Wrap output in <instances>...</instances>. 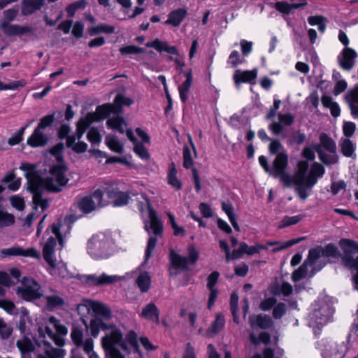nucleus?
Listing matches in <instances>:
<instances>
[{
	"label": "nucleus",
	"instance_id": "22",
	"mask_svg": "<svg viewBox=\"0 0 358 358\" xmlns=\"http://www.w3.org/2000/svg\"><path fill=\"white\" fill-rule=\"evenodd\" d=\"M180 73H184L185 80L178 87L180 98L182 103H185L188 99V93L193 83V76L192 70L185 72L182 69Z\"/></svg>",
	"mask_w": 358,
	"mask_h": 358
},
{
	"label": "nucleus",
	"instance_id": "8",
	"mask_svg": "<svg viewBox=\"0 0 358 358\" xmlns=\"http://www.w3.org/2000/svg\"><path fill=\"white\" fill-rule=\"evenodd\" d=\"M87 252L96 259L108 257L113 252L110 238L103 234L93 236L88 242Z\"/></svg>",
	"mask_w": 358,
	"mask_h": 358
},
{
	"label": "nucleus",
	"instance_id": "31",
	"mask_svg": "<svg viewBox=\"0 0 358 358\" xmlns=\"http://www.w3.org/2000/svg\"><path fill=\"white\" fill-rule=\"evenodd\" d=\"M123 342L124 343H126L127 348H128V350H125L124 349L122 348L121 346L118 345V348L120 349V352L124 355V354L122 352L121 350L125 351V352H129V348L128 346V344H129L131 347H133L135 350V351L141 357L142 356V353L140 350V348H139V345H138V336L136 334V333L133 331V330H131L129 331L127 334H126V336H125V341L123 340Z\"/></svg>",
	"mask_w": 358,
	"mask_h": 358
},
{
	"label": "nucleus",
	"instance_id": "62",
	"mask_svg": "<svg viewBox=\"0 0 358 358\" xmlns=\"http://www.w3.org/2000/svg\"><path fill=\"white\" fill-rule=\"evenodd\" d=\"M245 60L240 57L238 51L234 50L229 57L228 62L231 64L232 67L236 68L238 64L243 63Z\"/></svg>",
	"mask_w": 358,
	"mask_h": 358
},
{
	"label": "nucleus",
	"instance_id": "17",
	"mask_svg": "<svg viewBox=\"0 0 358 358\" xmlns=\"http://www.w3.org/2000/svg\"><path fill=\"white\" fill-rule=\"evenodd\" d=\"M257 76V70L256 69L250 71L236 70L233 76V80L236 86H239L243 83H254Z\"/></svg>",
	"mask_w": 358,
	"mask_h": 358
},
{
	"label": "nucleus",
	"instance_id": "41",
	"mask_svg": "<svg viewBox=\"0 0 358 358\" xmlns=\"http://www.w3.org/2000/svg\"><path fill=\"white\" fill-rule=\"evenodd\" d=\"M169 170L168 183L177 189H181L182 183L177 178V170L174 163L170 164Z\"/></svg>",
	"mask_w": 358,
	"mask_h": 358
},
{
	"label": "nucleus",
	"instance_id": "50",
	"mask_svg": "<svg viewBox=\"0 0 358 358\" xmlns=\"http://www.w3.org/2000/svg\"><path fill=\"white\" fill-rule=\"evenodd\" d=\"M14 222L15 217L12 214L0 210V229L9 227Z\"/></svg>",
	"mask_w": 358,
	"mask_h": 358
},
{
	"label": "nucleus",
	"instance_id": "63",
	"mask_svg": "<svg viewBox=\"0 0 358 358\" xmlns=\"http://www.w3.org/2000/svg\"><path fill=\"white\" fill-rule=\"evenodd\" d=\"M356 129V125L352 122H345L343 125V132L345 137L350 138L353 136Z\"/></svg>",
	"mask_w": 358,
	"mask_h": 358
},
{
	"label": "nucleus",
	"instance_id": "60",
	"mask_svg": "<svg viewBox=\"0 0 358 358\" xmlns=\"http://www.w3.org/2000/svg\"><path fill=\"white\" fill-rule=\"evenodd\" d=\"M54 120V114L45 115L41 119V121L36 128H39L40 130L44 131L45 128L51 126Z\"/></svg>",
	"mask_w": 358,
	"mask_h": 358
},
{
	"label": "nucleus",
	"instance_id": "28",
	"mask_svg": "<svg viewBox=\"0 0 358 358\" xmlns=\"http://www.w3.org/2000/svg\"><path fill=\"white\" fill-rule=\"evenodd\" d=\"M187 15V10L185 8H178L169 13L168 19L165 21L166 24H170L173 27H178Z\"/></svg>",
	"mask_w": 358,
	"mask_h": 358
},
{
	"label": "nucleus",
	"instance_id": "44",
	"mask_svg": "<svg viewBox=\"0 0 358 358\" xmlns=\"http://www.w3.org/2000/svg\"><path fill=\"white\" fill-rule=\"evenodd\" d=\"M307 276H311L310 270H309V267L304 262L297 270L292 273V279L294 282H297Z\"/></svg>",
	"mask_w": 358,
	"mask_h": 358
},
{
	"label": "nucleus",
	"instance_id": "4",
	"mask_svg": "<svg viewBox=\"0 0 358 358\" xmlns=\"http://www.w3.org/2000/svg\"><path fill=\"white\" fill-rule=\"evenodd\" d=\"M308 164L306 161H300L297 164L295 172V192L301 200H306L308 196V190L317 183L318 178L324 173V168L318 163H314L308 174Z\"/></svg>",
	"mask_w": 358,
	"mask_h": 358
},
{
	"label": "nucleus",
	"instance_id": "26",
	"mask_svg": "<svg viewBox=\"0 0 358 358\" xmlns=\"http://www.w3.org/2000/svg\"><path fill=\"white\" fill-rule=\"evenodd\" d=\"M127 138L134 144V152L142 159H148L150 155L147 149L143 146L141 143L137 142L131 129H127L126 132Z\"/></svg>",
	"mask_w": 358,
	"mask_h": 358
},
{
	"label": "nucleus",
	"instance_id": "34",
	"mask_svg": "<svg viewBox=\"0 0 358 358\" xmlns=\"http://www.w3.org/2000/svg\"><path fill=\"white\" fill-rule=\"evenodd\" d=\"M306 5H307L306 0L301 1L299 3H288L285 1H278L275 3V8L280 13L289 14L292 9H297Z\"/></svg>",
	"mask_w": 358,
	"mask_h": 358
},
{
	"label": "nucleus",
	"instance_id": "53",
	"mask_svg": "<svg viewBox=\"0 0 358 358\" xmlns=\"http://www.w3.org/2000/svg\"><path fill=\"white\" fill-rule=\"evenodd\" d=\"M94 342L92 338H87L83 351L88 355L89 358H99V355L94 351Z\"/></svg>",
	"mask_w": 358,
	"mask_h": 358
},
{
	"label": "nucleus",
	"instance_id": "64",
	"mask_svg": "<svg viewBox=\"0 0 358 358\" xmlns=\"http://www.w3.org/2000/svg\"><path fill=\"white\" fill-rule=\"evenodd\" d=\"M286 312V306L283 303L275 304L273 310V317L275 319L281 318Z\"/></svg>",
	"mask_w": 358,
	"mask_h": 358
},
{
	"label": "nucleus",
	"instance_id": "20",
	"mask_svg": "<svg viewBox=\"0 0 358 358\" xmlns=\"http://www.w3.org/2000/svg\"><path fill=\"white\" fill-rule=\"evenodd\" d=\"M345 100L350 109L352 115L358 117V86L348 91L345 95Z\"/></svg>",
	"mask_w": 358,
	"mask_h": 358
},
{
	"label": "nucleus",
	"instance_id": "46",
	"mask_svg": "<svg viewBox=\"0 0 358 358\" xmlns=\"http://www.w3.org/2000/svg\"><path fill=\"white\" fill-rule=\"evenodd\" d=\"M321 145L329 152L334 153L336 150V145L334 141L329 137L325 133L320 136Z\"/></svg>",
	"mask_w": 358,
	"mask_h": 358
},
{
	"label": "nucleus",
	"instance_id": "13",
	"mask_svg": "<svg viewBox=\"0 0 358 358\" xmlns=\"http://www.w3.org/2000/svg\"><path fill=\"white\" fill-rule=\"evenodd\" d=\"M339 246L342 250L341 259L346 267H358V256L354 257V255L358 254V243L350 239H341Z\"/></svg>",
	"mask_w": 358,
	"mask_h": 358
},
{
	"label": "nucleus",
	"instance_id": "24",
	"mask_svg": "<svg viewBox=\"0 0 358 358\" xmlns=\"http://www.w3.org/2000/svg\"><path fill=\"white\" fill-rule=\"evenodd\" d=\"M45 5V0H22L21 12L29 15L40 10Z\"/></svg>",
	"mask_w": 358,
	"mask_h": 358
},
{
	"label": "nucleus",
	"instance_id": "23",
	"mask_svg": "<svg viewBox=\"0 0 358 358\" xmlns=\"http://www.w3.org/2000/svg\"><path fill=\"white\" fill-rule=\"evenodd\" d=\"M141 316L147 320L155 322L156 324L159 323V310L152 302L143 308Z\"/></svg>",
	"mask_w": 358,
	"mask_h": 358
},
{
	"label": "nucleus",
	"instance_id": "6",
	"mask_svg": "<svg viewBox=\"0 0 358 358\" xmlns=\"http://www.w3.org/2000/svg\"><path fill=\"white\" fill-rule=\"evenodd\" d=\"M334 308L327 299H320L312 304L308 315V324L310 327L320 329L331 318Z\"/></svg>",
	"mask_w": 358,
	"mask_h": 358
},
{
	"label": "nucleus",
	"instance_id": "58",
	"mask_svg": "<svg viewBox=\"0 0 358 358\" xmlns=\"http://www.w3.org/2000/svg\"><path fill=\"white\" fill-rule=\"evenodd\" d=\"M87 139L92 144H99L101 141V136L98 129L91 128L87 133Z\"/></svg>",
	"mask_w": 358,
	"mask_h": 358
},
{
	"label": "nucleus",
	"instance_id": "56",
	"mask_svg": "<svg viewBox=\"0 0 358 358\" xmlns=\"http://www.w3.org/2000/svg\"><path fill=\"white\" fill-rule=\"evenodd\" d=\"M64 149L63 143H59L54 145L50 150V153L53 155L57 162L62 161V152Z\"/></svg>",
	"mask_w": 358,
	"mask_h": 358
},
{
	"label": "nucleus",
	"instance_id": "33",
	"mask_svg": "<svg viewBox=\"0 0 358 358\" xmlns=\"http://www.w3.org/2000/svg\"><path fill=\"white\" fill-rule=\"evenodd\" d=\"M107 126L113 130H116L120 134L127 132V122L124 119L120 116H115L109 118L106 122Z\"/></svg>",
	"mask_w": 358,
	"mask_h": 358
},
{
	"label": "nucleus",
	"instance_id": "45",
	"mask_svg": "<svg viewBox=\"0 0 358 358\" xmlns=\"http://www.w3.org/2000/svg\"><path fill=\"white\" fill-rule=\"evenodd\" d=\"M106 143L108 148L115 152L122 153L123 151L122 145L117 138L113 135H108L106 137Z\"/></svg>",
	"mask_w": 358,
	"mask_h": 358
},
{
	"label": "nucleus",
	"instance_id": "29",
	"mask_svg": "<svg viewBox=\"0 0 358 358\" xmlns=\"http://www.w3.org/2000/svg\"><path fill=\"white\" fill-rule=\"evenodd\" d=\"M16 345L21 352L22 358H31L30 355L35 348L31 339L23 337L17 341Z\"/></svg>",
	"mask_w": 358,
	"mask_h": 358
},
{
	"label": "nucleus",
	"instance_id": "14",
	"mask_svg": "<svg viewBox=\"0 0 358 358\" xmlns=\"http://www.w3.org/2000/svg\"><path fill=\"white\" fill-rule=\"evenodd\" d=\"M129 273H127L125 275H108L106 273H103L100 275H85L83 277V280L89 286L101 287L115 284L119 281L129 278Z\"/></svg>",
	"mask_w": 358,
	"mask_h": 358
},
{
	"label": "nucleus",
	"instance_id": "37",
	"mask_svg": "<svg viewBox=\"0 0 358 358\" xmlns=\"http://www.w3.org/2000/svg\"><path fill=\"white\" fill-rule=\"evenodd\" d=\"M38 331L42 337L45 338V335H47L59 347L64 345L65 343L64 339L55 334L48 326H45L44 329L39 328Z\"/></svg>",
	"mask_w": 358,
	"mask_h": 358
},
{
	"label": "nucleus",
	"instance_id": "35",
	"mask_svg": "<svg viewBox=\"0 0 358 358\" xmlns=\"http://www.w3.org/2000/svg\"><path fill=\"white\" fill-rule=\"evenodd\" d=\"M1 182L8 183V188L12 191H17L21 185V178L16 177L13 171L8 173Z\"/></svg>",
	"mask_w": 358,
	"mask_h": 358
},
{
	"label": "nucleus",
	"instance_id": "11",
	"mask_svg": "<svg viewBox=\"0 0 358 358\" xmlns=\"http://www.w3.org/2000/svg\"><path fill=\"white\" fill-rule=\"evenodd\" d=\"M108 203V201L103 199V191L97 189L92 194L80 199L78 201V208L82 213L87 214L106 206Z\"/></svg>",
	"mask_w": 358,
	"mask_h": 358
},
{
	"label": "nucleus",
	"instance_id": "5",
	"mask_svg": "<svg viewBox=\"0 0 358 358\" xmlns=\"http://www.w3.org/2000/svg\"><path fill=\"white\" fill-rule=\"evenodd\" d=\"M338 253V248L331 243L325 247L317 246L309 250L308 257L304 261L310 268V275L320 271L327 264L328 257H334Z\"/></svg>",
	"mask_w": 358,
	"mask_h": 358
},
{
	"label": "nucleus",
	"instance_id": "47",
	"mask_svg": "<svg viewBox=\"0 0 358 358\" xmlns=\"http://www.w3.org/2000/svg\"><path fill=\"white\" fill-rule=\"evenodd\" d=\"M114 31V27L106 24H101L90 28L88 32L90 36H94L100 33L110 34L113 33Z\"/></svg>",
	"mask_w": 358,
	"mask_h": 358
},
{
	"label": "nucleus",
	"instance_id": "48",
	"mask_svg": "<svg viewBox=\"0 0 358 358\" xmlns=\"http://www.w3.org/2000/svg\"><path fill=\"white\" fill-rule=\"evenodd\" d=\"M33 193V202L35 207L41 208L42 210L46 209L48 206V201L44 199L40 194L41 191H31Z\"/></svg>",
	"mask_w": 358,
	"mask_h": 358
},
{
	"label": "nucleus",
	"instance_id": "25",
	"mask_svg": "<svg viewBox=\"0 0 358 358\" xmlns=\"http://www.w3.org/2000/svg\"><path fill=\"white\" fill-rule=\"evenodd\" d=\"M48 141V136L44 133V131L40 130L39 128H36L27 139V144L31 147H41L47 144Z\"/></svg>",
	"mask_w": 358,
	"mask_h": 358
},
{
	"label": "nucleus",
	"instance_id": "39",
	"mask_svg": "<svg viewBox=\"0 0 358 358\" xmlns=\"http://www.w3.org/2000/svg\"><path fill=\"white\" fill-rule=\"evenodd\" d=\"M45 299L46 301V306L50 310L61 307L65 303L63 297L56 292H53L51 295L46 296Z\"/></svg>",
	"mask_w": 358,
	"mask_h": 358
},
{
	"label": "nucleus",
	"instance_id": "1",
	"mask_svg": "<svg viewBox=\"0 0 358 358\" xmlns=\"http://www.w3.org/2000/svg\"><path fill=\"white\" fill-rule=\"evenodd\" d=\"M90 313L92 311L95 317L90 320V323L83 321L87 329H90L93 338H96L102 330L104 336L101 338V347L104 351L105 358H125L118 348V345L127 350L128 348L123 342V332L113 323L106 322L112 316L110 309L104 303L90 300L83 299L82 303L78 306V310L80 313L84 310Z\"/></svg>",
	"mask_w": 358,
	"mask_h": 358
},
{
	"label": "nucleus",
	"instance_id": "49",
	"mask_svg": "<svg viewBox=\"0 0 358 358\" xmlns=\"http://www.w3.org/2000/svg\"><path fill=\"white\" fill-rule=\"evenodd\" d=\"M86 6L87 1L85 0H79L69 5L66 10L70 17H73L78 10H83Z\"/></svg>",
	"mask_w": 358,
	"mask_h": 358
},
{
	"label": "nucleus",
	"instance_id": "19",
	"mask_svg": "<svg viewBox=\"0 0 358 358\" xmlns=\"http://www.w3.org/2000/svg\"><path fill=\"white\" fill-rule=\"evenodd\" d=\"M357 57V52L352 48H345L342 52V57L340 59V65L347 71L351 70Z\"/></svg>",
	"mask_w": 358,
	"mask_h": 358
},
{
	"label": "nucleus",
	"instance_id": "18",
	"mask_svg": "<svg viewBox=\"0 0 358 358\" xmlns=\"http://www.w3.org/2000/svg\"><path fill=\"white\" fill-rule=\"evenodd\" d=\"M0 27L3 31L8 36L22 35L32 31L30 27L10 24L5 21H1Z\"/></svg>",
	"mask_w": 358,
	"mask_h": 358
},
{
	"label": "nucleus",
	"instance_id": "9",
	"mask_svg": "<svg viewBox=\"0 0 358 358\" xmlns=\"http://www.w3.org/2000/svg\"><path fill=\"white\" fill-rule=\"evenodd\" d=\"M288 165V155L285 152L278 153L272 164L270 175L280 181L287 187L295 185V173L293 176L286 173Z\"/></svg>",
	"mask_w": 358,
	"mask_h": 358
},
{
	"label": "nucleus",
	"instance_id": "3",
	"mask_svg": "<svg viewBox=\"0 0 358 358\" xmlns=\"http://www.w3.org/2000/svg\"><path fill=\"white\" fill-rule=\"evenodd\" d=\"M71 226L69 224L54 223L52 225V233L53 236L48 238L43 248V257L46 263L49 265V272L52 275L65 277L66 268L62 264H57L55 257V247L57 245V240L61 248L64 246V238L69 233Z\"/></svg>",
	"mask_w": 358,
	"mask_h": 358
},
{
	"label": "nucleus",
	"instance_id": "16",
	"mask_svg": "<svg viewBox=\"0 0 358 358\" xmlns=\"http://www.w3.org/2000/svg\"><path fill=\"white\" fill-rule=\"evenodd\" d=\"M278 122L271 123L268 128L275 134L278 135L283 131L284 126H290L294 123V117L291 114H278Z\"/></svg>",
	"mask_w": 358,
	"mask_h": 358
},
{
	"label": "nucleus",
	"instance_id": "12",
	"mask_svg": "<svg viewBox=\"0 0 358 358\" xmlns=\"http://www.w3.org/2000/svg\"><path fill=\"white\" fill-rule=\"evenodd\" d=\"M110 111L111 106L103 104L98 106L94 113H90L84 118L80 119L78 122V138H82L86 129L92 122L105 119Z\"/></svg>",
	"mask_w": 358,
	"mask_h": 358
},
{
	"label": "nucleus",
	"instance_id": "15",
	"mask_svg": "<svg viewBox=\"0 0 358 358\" xmlns=\"http://www.w3.org/2000/svg\"><path fill=\"white\" fill-rule=\"evenodd\" d=\"M0 255L2 258H6L13 256L31 257L37 259L41 258L40 252L34 248L24 249L19 245H13L8 248L2 249L0 251Z\"/></svg>",
	"mask_w": 358,
	"mask_h": 358
},
{
	"label": "nucleus",
	"instance_id": "55",
	"mask_svg": "<svg viewBox=\"0 0 358 358\" xmlns=\"http://www.w3.org/2000/svg\"><path fill=\"white\" fill-rule=\"evenodd\" d=\"M190 149L187 146L183 148V166L185 169H194Z\"/></svg>",
	"mask_w": 358,
	"mask_h": 358
},
{
	"label": "nucleus",
	"instance_id": "7",
	"mask_svg": "<svg viewBox=\"0 0 358 358\" xmlns=\"http://www.w3.org/2000/svg\"><path fill=\"white\" fill-rule=\"evenodd\" d=\"M143 201L138 203V210L142 213L143 217H147L144 220L145 229L148 233L153 232L156 236H160L162 233L163 227L160 220L158 219L156 212L151 208L148 199L142 195Z\"/></svg>",
	"mask_w": 358,
	"mask_h": 358
},
{
	"label": "nucleus",
	"instance_id": "38",
	"mask_svg": "<svg viewBox=\"0 0 358 358\" xmlns=\"http://www.w3.org/2000/svg\"><path fill=\"white\" fill-rule=\"evenodd\" d=\"M122 189L119 183L108 182L105 183V185L102 187L101 190L103 191V193L106 192L108 198L114 199L115 197L122 192Z\"/></svg>",
	"mask_w": 358,
	"mask_h": 358
},
{
	"label": "nucleus",
	"instance_id": "52",
	"mask_svg": "<svg viewBox=\"0 0 358 358\" xmlns=\"http://www.w3.org/2000/svg\"><path fill=\"white\" fill-rule=\"evenodd\" d=\"M13 328L8 324L2 318H0V337L2 339H7L12 334Z\"/></svg>",
	"mask_w": 358,
	"mask_h": 358
},
{
	"label": "nucleus",
	"instance_id": "43",
	"mask_svg": "<svg viewBox=\"0 0 358 358\" xmlns=\"http://www.w3.org/2000/svg\"><path fill=\"white\" fill-rule=\"evenodd\" d=\"M171 261L173 266L176 268L186 269L188 266L187 257L180 256L173 250L170 253Z\"/></svg>",
	"mask_w": 358,
	"mask_h": 358
},
{
	"label": "nucleus",
	"instance_id": "57",
	"mask_svg": "<svg viewBox=\"0 0 358 358\" xmlns=\"http://www.w3.org/2000/svg\"><path fill=\"white\" fill-rule=\"evenodd\" d=\"M0 308L10 315H15L17 313L15 304L11 301L0 300Z\"/></svg>",
	"mask_w": 358,
	"mask_h": 358
},
{
	"label": "nucleus",
	"instance_id": "51",
	"mask_svg": "<svg viewBox=\"0 0 358 358\" xmlns=\"http://www.w3.org/2000/svg\"><path fill=\"white\" fill-rule=\"evenodd\" d=\"M49 323L54 327L57 331L56 334L58 336L62 337V336L67 334V328L64 325L62 324L55 317L52 316L49 318Z\"/></svg>",
	"mask_w": 358,
	"mask_h": 358
},
{
	"label": "nucleus",
	"instance_id": "54",
	"mask_svg": "<svg viewBox=\"0 0 358 358\" xmlns=\"http://www.w3.org/2000/svg\"><path fill=\"white\" fill-rule=\"evenodd\" d=\"M301 218L302 217L301 215H294L292 217L286 216L280 221L278 227L282 229L286 227L298 223Z\"/></svg>",
	"mask_w": 358,
	"mask_h": 358
},
{
	"label": "nucleus",
	"instance_id": "59",
	"mask_svg": "<svg viewBox=\"0 0 358 358\" xmlns=\"http://www.w3.org/2000/svg\"><path fill=\"white\" fill-rule=\"evenodd\" d=\"M199 253L194 245H191L188 248L187 262L189 264H195L199 259Z\"/></svg>",
	"mask_w": 358,
	"mask_h": 358
},
{
	"label": "nucleus",
	"instance_id": "27",
	"mask_svg": "<svg viewBox=\"0 0 358 358\" xmlns=\"http://www.w3.org/2000/svg\"><path fill=\"white\" fill-rule=\"evenodd\" d=\"M249 322L252 328L267 329L273 324L271 318L262 314L250 316Z\"/></svg>",
	"mask_w": 358,
	"mask_h": 358
},
{
	"label": "nucleus",
	"instance_id": "32",
	"mask_svg": "<svg viewBox=\"0 0 358 358\" xmlns=\"http://www.w3.org/2000/svg\"><path fill=\"white\" fill-rule=\"evenodd\" d=\"M225 324V320L222 314H217L215 320L211 323L210 327L206 331V336L213 337L222 329Z\"/></svg>",
	"mask_w": 358,
	"mask_h": 358
},
{
	"label": "nucleus",
	"instance_id": "10",
	"mask_svg": "<svg viewBox=\"0 0 358 358\" xmlns=\"http://www.w3.org/2000/svg\"><path fill=\"white\" fill-rule=\"evenodd\" d=\"M17 294L22 299L31 301L40 299L43 293L41 287L34 279L24 277L21 285L16 288Z\"/></svg>",
	"mask_w": 358,
	"mask_h": 358
},
{
	"label": "nucleus",
	"instance_id": "21",
	"mask_svg": "<svg viewBox=\"0 0 358 358\" xmlns=\"http://www.w3.org/2000/svg\"><path fill=\"white\" fill-rule=\"evenodd\" d=\"M145 45L148 48H155L159 52L164 51L171 55L180 56V54L175 46H170L166 41H162L158 38H156L152 41L148 42Z\"/></svg>",
	"mask_w": 358,
	"mask_h": 358
},
{
	"label": "nucleus",
	"instance_id": "40",
	"mask_svg": "<svg viewBox=\"0 0 358 358\" xmlns=\"http://www.w3.org/2000/svg\"><path fill=\"white\" fill-rule=\"evenodd\" d=\"M71 338L73 344L77 347H82L84 349L85 344L86 343V339L84 341V334L83 331L78 327H73L71 329Z\"/></svg>",
	"mask_w": 358,
	"mask_h": 358
},
{
	"label": "nucleus",
	"instance_id": "61",
	"mask_svg": "<svg viewBox=\"0 0 358 358\" xmlns=\"http://www.w3.org/2000/svg\"><path fill=\"white\" fill-rule=\"evenodd\" d=\"M129 196L128 194L121 192L118 196L113 199L114 206H122L126 205L129 202Z\"/></svg>",
	"mask_w": 358,
	"mask_h": 358
},
{
	"label": "nucleus",
	"instance_id": "42",
	"mask_svg": "<svg viewBox=\"0 0 358 358\" xmlns=\"http://www.w3.org/2000/svg\"><path fill=\"white\" fill-rule=\"evenodd\" d=\"M341 150L343 155L348 157H352L355 153V145L348 138H342L340 141Z\"/></svg>",
	"mask_w": 358,
	"mask_h": 358
},
{
	"label": "nucleus",
	"instance_id": "2",
	"mask_svg": "<svg viewBox=\"0 0 358 358\" xmlns=\"http://www.w3.org/2000/svg\"><path fill=\"white\" fill-rule=\"evenodd\" d=\"M20 169L25 172L24 176L30 191L46 189L50 192H59L69 181L65 175L66 169L63 165L54 166L50 175L45 178H42L35 171L34 166L30 164H22Z\"/></svg>",
	"mask_w": 358,
	"mask_h": 358
},
{
	"label": "nucleus",
	"instance_id": "30",
	"mask_svg": "<svg viewBox=\"0 0 358 358\" xmlns=\"http://www.w3.org/2000/svg\"><path fill=\"white\" fill-rule=\"evenodd\" d=\"M81 138H78V128L76 129V132L74 135L69 136L66 141V145L69 148H71L72 150L77 153H82L87 150V144L83 141H79L76 143V140H79Z\"/></svg>",
	"mask_w": 358,
	"mask_h": 358
},
{
	"label": "nucleus",
	"instance_id": "36",
	"mask_svg": "<svg viewBox=\"0 0 358 358\" xmlns=\"http://www.w3.org/2000/svg\"><path fill=\"white\" fill-rule=\"evenodd\" d=\"M136 282L142 292H146L151 285L150 275L147 271L141 272L136 278Z\"/></svg>",
	"mask_w": 358,
	"mask_h": 358
}]
</instances>
